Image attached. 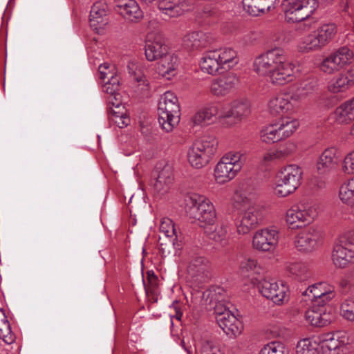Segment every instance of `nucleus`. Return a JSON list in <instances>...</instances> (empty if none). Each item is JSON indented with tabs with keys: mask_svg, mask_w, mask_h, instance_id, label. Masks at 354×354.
Masks as SVG:
<instances>
[{
	"mask_svg": "<svg viewBox=\"0 0 354 354\" xmlns=\"http://www.w3.org/2000/svg\"><path fill=\"white\" fill-rule=\"evenodd\" d=\"M305 317L308 323L317 327L325 326L333 320V315L328 306L313 304L312 307L306 311Z\"/></svg>",
	"mask_w": 354,
	"mask_h": 354,
	"instance_id": "nucleus-23",
	"label": "nucleus"
},
{
	"mask_svg": "<svg viewBox=\"0 0 354 354\" xmlns=\"http://www.w3.org/2000/svg\"><path fill=\"white\" fill-rule=\"evenodd\" d=\"M243 155L238 151L225 153L216 165L214 176L218 184H225L234 179L243 165Z\"/></svg>",
	"mask_w": 354,
	"mask_h": 354,
	"instance_id": "nucleus-4",
	"label": "nucleus"
},
{
	"mask_svg": "<svg viewBox=\"0 0 354 354\" xmlns=\"http://www.w3.org/2000/svg\"><path fill=\"white\" fill-rule=\"evenodd\" d=\"M106 102L109 112L112 111V110H120V107H124L120 93L107 96Z\"/></svg>",
	"mask_w": 354,
	"mask_h": 354,
	"instance_id": "nucleus-56",
	"label": "nucleus"
},
{
	"mask_svg": "<svg viewBox=\"0 0 354 354\" xmlns=\"http://www.w3.org/2000/svg\"><path fill=\"white\" fill-rule=\"evenodd\" d=\"M280 130L281 139H286L293 134L297 129L299 122L297 120L283 118L277 122Z\"/></svg>",
	"mask_w": 354,
	"mask_h": 354,
	"instance_id": "nucleus-46",
	"label": "nucleus"
},
{
	"mask_svg": "<svg viewBox=\"0 0 354 354\" xmlns=\"http://www.w3.org/2000/svg\"><path fill=\"white\" fill-rule=\"evenodd\" d=\"M236 316L231 311H225L223 315L216 317V322L221 328L223 330L224 325L227 326L231 322H236Z\"/></svg>",
	"mask_w": 354,
	"mask_h": 354,
	"instance_id": "nucleus-58",
	"label": "nucleus"
},
{
	"mask_svg": "<svg viewBox=\"0 0 354 354\" xmlns=\"http://www.w3.org/2000/svg\"><path fill=\"white\" fill-rule=\"evenodd\" d=\"M323 47L326 46L337 33V28L333 24H326L319 27L315 31Z\"/></svg>",
	"mask_w": 354,
	"mask_h": 354,
	"instance_id": "nucleus-42",
	"label": "nucleus"
},
{
	"mask_svg": "<svg viewBox=\"0 0 354 354\" xmlns=\"http://www.w3.org/2000/svg\"><path fill=\"white\" fill-rule=\"evenodd\" d=\"M297 354H322L321 342L313 339L300 340L296 349Z\"/></svg>",
	"mask_w": 354,
	"mask_h": 354,
	"instance_id": "nucleus-40",
	"label": "nucleus"
},
{
	"mask_svg": "<svg viewBox=\"0 0 354 354\" xmlns=\"http://www.w3.org/2000/svg\"><path fill=\"white\" fill-rule=\"evenodd\" d=\"M170 308L175 310V315L174 317L176 319L180 320L183 315V312L180 310V303L178 301H174L170 306Z\"/></svg>",
	"mask_w": 354,
	"mask_h": 354,
	"instance_id": "nucleus-61",
	"label": "nucleus"
},
{
	"mask_svg": "<svg viewBox=\"0 0 354 354\" xmlns=\"http://www.w3.org/2000/svg\"><path fill=\"white\" fill-rule=\"evenodd\" d=\"M220 113L219 106L212 104L197 111L192 121L196 125L209 124L219 118Z\"/></svg>",
	"mask_w": 354,
	"mask_h": 354,
	"instance_id": "nucleus-31",
	"label": "nucleus"
},
{
	"mask_svg": "<svg viewBox=\"0 0 354 354\" xmlns=\"http://www.w3.org/2000/svg\"><path fill=\"white\" fill-rule=\"evenodd\" d=\"M297 149L295 143L288 141L283 145H280L276 149L280 160H283L293 153Z\"/></svg>",
	"mask_w": 354,
	"mask_h": 354,
	"instance_id": "nucleus-53",
	"label": "nucleus"
},
{
	"mask_svg": "<svg viewBox=\"0 0 354 354\" xmlns=\"http://www.w3.org/2000/svg\"><path fill=\"white\" fill-rule=\"evenodd\" d=\"M287 269L290 274L295 275L301 280H304L308 277L307 266L303 263H291L288 266Z\"/></svg>",
	"mask_w": 354,
	"mask_h": 354,
	"instance_id": "nucleus-51",
	"label": "nucleus"
},
{
	"mask_svg": "<svg viewBox=\"0 0 354 354\" xmlns=\"http://www.w3.org/2000/svg\"><path fill=\"white\" fill-rule=\"evenodd\" d=\"M90 26L98 31L108 23L106 6L102 3H94L90 11Z\"/></svg>",
	"mask_w": 354,
	"mask_h": 354,
	"instance_id": "nucleus-28",
	"label": "nucleus"
},
{
	"mask_svg": "<svg viewBox=\"0 0 354 354\" xmlns=\"http://www.w3.org/2000/svg\"><path fill=\"white\" fill-rule=\"evenodd\" d=\"M349 342V336L346 331L328 334L321 342L322 354H346Z\"/></svg>",
	"mask_w": 354,
	"mask_h": 354,
	"instance_id": "nucleus-14",
	"label": "nucleus"
},
{
	"mask_svg": "<svg viewBox=\"0 0 354 354\" xmlns=\"http://www.w3.org/2000/svg\"><path fill=\"white\" fill-rule=\"evenodd\" d=\"M339 314L346 320L354 322V299L348 298L342 301Z\"/></svg>",
	"mask_w": 354,
	"mask_h": 354,
	"instance_id": "nucleus-50",
	"label": "nucleus"
},
{
	"mask_svg": "<svg viewBox=\"0 0 354 354\" xmlns=\"http://www.w3.org/2000/svg\"><path fill=\"white\" fill-rule=\"evenodd\" d=\"M242 273L250 276L252 274H259L262 272V268L254 258H245L240 264Z\"/></svg>",
	"mask_w": 354,
	"mask_h": 354,
	"instance_id": "nucleus-48",
	"label": "nucleus"
},
{
	"mask_svg": "<svg viewBox=\"0 0 354 354\" xmlns=\"http://www.w3.org/2000/svg\"><path fill=\"white\" fill-rule=\"evenodd\" d=\"M349 207L350 214L354 217V201L347 205Z\"/></svg>",
	"mask_w": 354,
	"mask_h": 354,
	"instance_id": "nucleus-64",
	"label": "nucleus"
},
{
	"mask_svg": "<svg viewBox=\"0 0 354 354\" xmlns=\"http://www.w3.org/2000/svg\"><path fill=\"white\" fill-rule=\"evenodd\" d=\"M293 68L281 48L267 50L257 57L254 62V69L259 75L268 77L272 84L279 85L293 80Z\"/></svg>",
	"mask_w": 354,
	"mask_h": 354,
	"instance_id": "nucleus-1",
	"label": "nucleus"
},
{
	"mask_svg": "<svg viewBox=\"0 0 354 354\" xmlns=\"http://www.w3.org/2000/svg\"><path fill=\"white\" fill-rule=\"evenodd\" d=\"M220 348V345L216 341L207 340L203 342L200 354H211L214 353V349H219Z\"/></svg>",
	"mask_w": 354,
	"mask_h": 354,
	"instance_id": "nucleus-59",
	"label": "nucleus"
},
{
	"mask_svg": "<svg viewBox=\"0 0 354 354\" xmlns=\"http://www.w3.org/2000/svg\"><path fill=\"white\" fill-rule=\"evenodd\" d=\"M260 138L263 142L268 144L282 140L277 122L263 127L260 131Z\"/></svg>",
	"mask_w": 354,
	"mask_h": 354,
	"instance_id": "nucleus-41",
	"label": "nucleus"
},
{
	"mask_svg": "<svg viewBox=\"0 0 354 354\" xmlns=\"http://www.w3.org/2000/svg\"><path fill=\"white\" fill-rule=\"evenodd\" d=\"M185 210L187 215L198 221L201 227L214 225L216 213L213 203L206 196L191 194L185 199Z\"/></svg>",
	"mask_w": 354,
	"mask_h": 354,
	"instance_id": "nucleus-2",
	"label": "nucleus"
},
{
	"mask_svg": "<svg viewBox=\"0 0 354 354\" xmlns=\"http://www.w3.org/2000/svg\"><path fill=\"white\" fill-rule=\"evenodd\" d=\"M147 5L154 1L158 2V9L169 17H178L185 12L192 10L195 6V0H141Z\"/></svg>",
	"mask_w": 354,
	"mask_h": 354,
	"instance_id": "nucleus-13",
	"label": "nucleus"
},
{
	"mask_svg": "<svg viewBox=\"0 0 354 354\" xmlns=\"http://www.w3.org/2000/svg\"><path fill=\"white\" fill-rule=\"evenodd\" d=\"M302 174L301 167L296 165L282 168L277 176L274 194L279 197H286L295 192L301 184Z\"/></svg>",
	"mask_w": 354,
	"mask_h": 354,
	"instance_id": "nucleus-7",
	"label": "nucleus"
},
{
	"mask_svg": "<svg viewBox=\"0 0 354 354\" xmlns=\"http://www.w3.org/2000/svg\"><path fill=\"white\" fill-rule=\"evenodd\" d=\"M331 259L336 268H344L354 262V251L337 243L333 247Z\"/></svg>",
	"mask_w": 354,
	"mask_h": 354,
	"instance_id": "nucleus-26",
	"label": "nucleus"
},
{
	"mask_svg": "<svg viewBox=\"0 0 354 354\" xmlns=\"http://www.w3.org/2000/svg\"><path fill=\"white\" fill-rule=\"evenodd\" d=\"M158 60L156 66L158 74L170 79L171 77L175 75V71L178 66L177 57L169 53Z\"/></svg>",
	"mask_w": 354,
	"mask_h": 354,
	"instance_id": "nucleus-34",
	"label": "nucleus"
},
{
	"mask_svg": "<svg viewBox=\"0 0 354 354\" xmlns=\"http://www.w3.org/2000/svg\"><path fill=\"white\" fill-rule=\"evenodd\" d=\"M154 179L152 185L156 192L160 194L167 192L174 181V171L172 166L165 164L162 168L156 167L153 174Z\"/></svg>",
	"mask_w": 354,
	"mask_h": 354,
	"instance_id": "nucleus-24",
	"label": "nucleus"
},
{
	"mask_svg": "<svg viewBox=\"0 0 354 354\" xmlns=\"http://www.w3.org/2000/svg\"><path fill=\"white\" fill-rule=\"evenodd\" d=\"M109 113L110 120L119 128H124L130 122V119L127 115L125 107H120V110H112V111Z\"/></svg>",
	"mask_w": 354,
	"mask_h": 354,
	"instance_id": "nucleus-49",
	"label": "nucleus"
},
{
	"mask_svg": "<svg viewBox=\"0 0 354 354\" xmlns=\"http://www.w3.org/2000/svg\"><path fill=\"white\" fill-rule=\"evenodd\" d=\"M258 288L261 294L277 305H281L288 300L289 289L283 282L267 279L259 281Z\"/></svg>",
	"mask_w": 354,
	"mask_h": 354,
	"instance_id": "nucleus-11",
	"label": "nucleus"
},
{
	"mask_svg": "<svg viewBox=\"0 0 354 354\" xmlns=\"http://www.w3.org/2000/svg\"><path fill=\"white\" fill-rule=\"evenodd\" d=\"M345 76L351 86L354 85V66L351 67L346 73Z\"/></svg>",
	"mask_w": 354,
	"mask_h": 354,
	"instance_id": "nucleus-63",
	"label": "nucleus"
},
{
	"mask_svg": "<svg viewBox=\"0 0 354 354\" xmlns=\"http://www.w3.org/2000/svg\"><path fill=\"white\" fill-rule=\"evenodd\" d=\"M223 70L230 68L239 62L236 52L231 48L215 49Z\"/></svg>",
	"mask_w": 354,
	"mask_h": 354,
	"instance_id": "nucleus-37",
	"label": "nucleus"
},
{
	"mask_svg": "<svg viewBox=\"0 0 354 354\" xmlns=\"http://www.w3.org/2000/svg\"><path fill=\"white\" fill-rule=\"evenodd\" d=\"M338 243L354 251V228L345 231L339 236Z\"/></svg>",
	"mask_w": 354,
	"mask_h": 354,
	"instance_id": "nucleus-54",
	"label": "nucleus"
},
{
	"mask_svg": "<svg viewBox=\"0 0 354 354\" xmlns=\"http://www.w3.org/2000/svg\"><path fill=\"white\" fill-rule=\"evenodd\" d=\"M0 338L8 344L13 343L15 335L11 330V327L4 311L0 309Z\"/></svg>",
	"mask_w": 354,
	"mask_h": 354,
	"instance_id": "nucleus-44",
	"label": "nucleus"
},
{
	"mask_svg": "<svg viewBox=\"0 0 354 354\" xmlns=\"http://www.w3.org/2000/svg\"><path fill=\"white\" fill-rule=\"evenodd\" d=\"M317 6V0H285L283 10L288 22L297 23L307 20L304 25L309 29L311 22L308 21V18Z\"/></svg>",
	"mask_w": 354,
	"mask_h": 354,
	"instance_id": "nucleus-6",
	"label": "nucleus"
},
{
	"mask_svg": "<svg viewBox=\"0 0 354 354\" xmlns=\"http://www.w3.org/2000/svg\"><path fill=\"white\" fill-rule=\"evenodd\" d=\"M317 86V80L315 77L308 78L301 81L295 91L292 98L301 100L313 93Z\"/></svg>",
	"mask_w": 354,
	"mask_h": 354,
	"instance_id": "nucleus-38",
	"label": "nucleus"
},
{
	"mask_svg": "<svg viewBox=\"0 0 354 354\" xmlns=\"http://www.w3.org/2000/svg\"><path fill=\"white\" fill-rule=\"evenodd\" d=\"M243 324L241 322L236 318V322H231L226 326L224 325L223 330L227 335L237 336L240 335L243 330Z\"/></svg>",
	"mask_w": 354,
	"mask_h": 354,
	"instance_id": "nucleus-55",
	"label": "nucleus"
},
{
	"mask_svg": "<svg viewBox=\"0 0 354 354\" xmlns=\"http://www.w3.org/2000/svg\"><path fill=\"white\" fill-rule=\"evenodd\" d=\"M210 263L204 257L193 258L187 267L189 277L196 283H201L206 281L210 276Z\"/></svg>",
	"mask_w": 354,
	"mask_h": 354,
	"instance_id": "nucleus-21",
	"label": "nucleus"
},
{
	"mask_svg": "<svg viewBox=\"0 0 354 354\" xmlns=\"http://www.w3.org/2000/svg\"><path fill=\"white\" fill-rule=\"evenodd\" d=\"M322 241L321 232L313 227H309L295 236L294 243L299 251L308 253L316 250Z\"/></svg>",
	"mask_w": 354,
	"mask_h": 354,
	"instance_id": "nucleus-17",
	"label": "nucleus"
},
{
	"mask_svg": "<svg viewBox=\"0 0 354 354\" xmlns=\"http://www.w3.org/2000/svg\"><path fill=\"white\" fill-rule=\"evenodd\" d=\"M339 200L345 205L354 201V177L344 181L339 189Z\"/></svg>",
	"mask_w": 354,
	"mask_h": 354,
	"instance_id": "nucleus-45",
	"label": "nucleus"
},
{
	"mask_svg": "<svg viewBox=\"0 0 354 354\" xmlns=\"http://www.w3.org/2000/svg\"><path fill=\"white\" fill-rule=\"evenodd\" d=\"M338 165L337 149L334 147L326 149L319 156L315 164V172L320 178H327Z\"/></svg>",
	"mask_w": 354,
	"mask_h": 354,
	"instance_id": "nucleus-19",
	"label": "nucleus"
},
{
	"mask_svg": "<svg viewBox=\"0 0 354 354\" xmlns=\"http://www.w3.org/2000/svg\"><path fill=\"white\" fill-rule=\"evenodd\" d=\"M204 228L205 233L210 239L223 244L226 243L227 230L224 224H218L216 226H213V225H207Z\"/></svg>",
	"mask_w": 354,
	"mask_h": 354,
	"instance_id": "nucleus-39",
	"label": "nucleus"
},
{
	"mask_svg": "<svg viewBox=\"0 0 354 354\" xmlns=\"http://www.w3.org/2000/svg\"><path fill=\"white\" fill-rule=\"evenodd\" d=\"M253 198V195L250 196V198L246 195V193L236 192L234 196V199L236 202H243L245 203L249 201V200H252Z\"/></svg>",
	"mask_w": 354,
	"mask_h": 354,
	"instance_id": "nucleus-62",
	"label": "nucleus"
},
{
	"mask_svg": "<svg viewBox=\"0 0 354 354\" xmlns=\"http://www.w3.org/2000/svg\"><path fill=\"white\" fill-rule=\"evenodd\" d=\"M203 297L205 299L207 304L213 306L216 317L218 315H223L225 311H230L226 306L227 299L225 290L223 288L219 286L212 287L203 292Z\"/></svg>",
	"mask_w": 354,
	"mask_h": 354,
	"instance_id": "nucleus-20",
	"label": "nucleus"
},
{
	"mask_svg": "<svg viewBox=\"0 0 354 354\" xmlns=\"http://www.w3.org/2000/svg\"><path fill=\"white\" fill-rule=\"evenodd\" d=\"M145 50L146 59L149 62L158 60L169 53L164 37L159 32H148Z\"/></svg>",
	"mask_w": 354,
	"mask_h": 354,
	"instance_id": "nucleus-16",
	"label": "nucleus"
},
{
	"mask_svg": "<svg viewBox=\"0 0 354 354\" xmlns=\"http://www.w3.org/2000/svg\"><path fill=\"white\" fill-rule=\"evenodd\" d=\"M263 218L261 209L257 205H249L243 212L237 224V232L240 234H248Z\"/></svg>",
	"mask_w": 354,
	"mask_h": 354,
	"instance_id": "nucleus-22",
	"label": "nucleus"
},
{
	"mask_svg": "<svg viewBox=\"0 0 354 354\" xmlns=\"http://www.w3.org/2000/svg\"><path fill=\"white\" fill-rule=\"evenodd\" d=\"M239 82V77L234 73H227L211 82L209 92L216 97H224L235 89Z\"/></svg>",
	"mask_w": 354,
	"mask_h": 354,
	"instance_id": "nucleus-18",
	"label": "nucleus"
},
{
	"mask_svg": "<svg viewBox=\"0 0 354 354\" xmlns=\"http://www.w3.org/2000/svg\"><path fill=\"white\" fill-rule=\"evenodd\" d=\"M342 170L348 174H354V150L344 158L342 162Z\"/></svg>",
	"mask_w": 354,
	"mask_h": 354,
	"instance_id": "nucleus-57",
	"label": "nucleus"
},
{
	"mask_svg": "<svg viewBox=\"0 0 354 354\" xmlns=\"http://www.w3.org/2000/svg\"><path fill=\"white\" fill-rule=\"evenodd\" d=\"M123 17L131 22H138L143 17V12L134 0H125L118 5Z\"/></svg>",
	"mask_w": 354,
	"mask_h": 354,
	"instance_id": "nucleus-29",
	"label": "nucleus"
},
{
	"mask_svg": "<svg viewBox=\"0 0 354 354\" xmlns=\"http://www.w3.org/2000/svg\"><path fill=\"white\" fill-rule=\"evenodd\" d=\"M159 230L163 235L158 239L159 250L163 255L169 254L172 249L179 247L178 236L180 232L174 221L167 217L161 218Z\"/></svg>",
	"mask_w": 354,
	"mask_h": 354,
	"instance_id": "nucleus-10",
	"label": "nucleus"
},
{
	"mask_svg": "<svg viewBox=\"0 0 354 354\" xmlns=\"http://www.w3.org/2000/svg\"><path fill=\"white\" fill-rule=\"evenodd\" d=\"M317 214L316 207L299 203L287 210L286 222L292 228H299L312 223Z\"/></svg>",
	"mask_w": 354,
	"mask_h": 354,
	"instance_id": "nucleus-9",
	"label": "nucleus"
},
{
	"mask_svg": "<svg viewBox=\"0 0 354 354\" xmlns=\"http://www.w3.org/2000/svg\"><path fill=\"white\" fill-rule=\"evenodd\" d=\"M269 112L273 115L289 113L293 110L290 100L284 95H278L272 97L268 104Z\"/></svg>",
	"mask_w": 354,
	"mask_h": 354,
	"instance_id": "nucleus-32",
	"label": "nucleus"
},
{
	"mask_svg": "<svg viewBox=\"0 0 354 354\" xmlns=\"http://www.w3.org/2000/svg\"><path fill=\"white\" fill-rule=\"evenodd\" d=\"M279 240V230L272 227L257 231L252 238L253 248L261 252H271L275 250Z\"/></svg>",
	"mask_w": 354,
	"mask_h": 354,
	"instance_id": "nucleus-15",
	"label": "nucleus"
},
{
	"mask_svg": "<svg viewBox=\"0 0 354 354\" xmlns=\"http://www.w3.org/2000/svg\"><path fill=\"white\" fill-rule=\"evenodd\" d=\"M303 295L308 297L313 304L326 306L335 297V288L326 281H322L309 286Z\"/></svg>",
	"mask_w": 354,
	"mask_h": 354,
	"instance_id": "nucleus-12",
	"label": "nucleus"
},
{
	"mask_svg": "<svg viewBox=\"0 0 354 354\" xmlns=\"http://www.w3.org/2000/svg\"><path fill=\"white\" fill-rule=\"evenodd\" d=\"M250 112V103L248 100H236L231 103L229 108L221 111L219 118H234L240 120Z\"/></svg>",
	"mask_w": 354,
	"mask_h": 354,
	"instance_id": "nucleus-27",
	"label": "nucleus"
},
{
	"mask_svg": "<svg viewBox=\"0 0 354 354\" xmlns=\"http://www.w3.org/2000/svg\"><path fill=\"white\" fill-rule=\"evenodd\" d=\"M335 118L339 124H348L354 120V97L336 109Z\"/></svg>",
	"mask_w": 354,
	"mask_h": 354,
	"instance_id": "nucleus-36",
	"label": "nucleus"
},
{
	"mask_svg": "<svg viewBox=\"0 0 354 354\" xmlns=\"http://www.w3.org/2000/svg\"><path fill=\"white\" fill-rule=\"evenodd\" d=\"M218 141L212 136H204L196 140L189 148L188 161L195 168L205 166L216 152Z\"/></svg>",
	"mask_w": 354,
	"mask_h": 354,
	"instance_id": "nucleus-5",
	"label": "nucleus"
},
{
	"mask_svg": "<svg viewBox=\"0 0 354 354\" xmlns=\"http://www.w3.org/2000/svg\"><path fill=\"white\" fill-rule=\"evenodd\" d=\"M351 87L347 77L342 74L331 80L328 86V91L333 93L344 92Z\"/></svg>",
	"mask_w": 354,
	"mask_h": 354,
	"instance_id": "nucleus-47",
	"label": "nucleus"
},
{
	"mask_svg": "<svg viewBox=\"0 0 354 354\" xmlns=\"http://www.w3.org/2000/svg\"><path fill=\"white\" fill-rule=\"evenodd\" d=\"M158 122L166 132H171L180 120V108L178 97L171 91L160 97L158 108Z\"/></svg>",
	"mask_w": 354,
	"mask_h": 354,
	"instance_id": "nucleus-3",
	"label": "nucleus"
},
{
	"mask_svg": "<svg viewBox=\"0 0 354 354\" xmlns=\"http://www.w3.org/2000/svg\"><path fill=\"white\" fill-rule=\"evenodd\" d=\"M353 51L347 46H342L325 57L319 64V69L324 73L331 75L353 63Z\"/></svg>",
	"mask_w": 354,
	"mask_h": 354,
	"instance_id": "nucleus-8",
	"label": "nucleus"
},
{
	"mask_svg": "<svg viewBox=\"0 0 354 354\" xmlns=\"http://www.w3.org/2000/svg\"><path fill=\"white\" fill-rule=\"evenodd\" d=\"M298 48L301 52H309L320 50L323 48L315 31L304 37L298 44Z\"/></svg>",
	"mask_w": 354,
	"mask_h": 354,
	"instance_id": "nucleus-43",
	"label": "nucleus"
},
{
	"mask_svg": "<svg viewBox=\"0 0 354 354\" xmlns=\"http://www.w3.org/2000/svg\"><path fill=\"white\" fill-rule=\"evenodd\" d=\"M259 354H286V349L283 344L272 342L265 345Z\"/></svg>",
	"mask_w": 354,
	"mask_h": 354,
	"instance_id": "nucleus-52",
	"label": "nucleus"
},
{
	"mask_svg": "<svg viewBox=\"0 0 354 354\" xmlns=\"http://www.w3.org/2000/svg\"><path fill=\"white\" fill-rule=\"evenodd\" d=\"M111 68L113 70L114 67L108 63L101 64L99 66V72L100 79L108 81L103 85V91L106 93L107 96L112 95L119 93L120 88V77L115 75Z\"/></svg>",
	"mask_w": 354,
	"mask_h": 354,
	"instance_id": "nucleus-25",
	"label": "nucleus"
},
{
	"mask_svg": "<svg viewBox=\"0 0 354 354\" xmlns=\"http://www.w3.org/2000/svg\"><path fill=\"white\" fill-rule=\"evenodd\" d=\"M200 66L202 71L212 75H215L223 71L215 50H208L203 53L201 59Z\"/></svg>",
	"mask_w": 354,
	"mask_h": 354,
	"instance_id": "nucleus-30",
	"label": "nucleus"
},
{
	"mask_svg": "<svg viewBox=\"0 0 354 354\" xmlns=\"http://www.w3.org/2000/svg\"><path fill=\"white\" fill-rule=\"evenodd\" d=\"M277 1V0H243V6L248 14L258 16L274 8Z\"/></svg>",
	"mask_w": 354,
	"mask_h": 354,
	"instance_id": "nucleus-33",
	"label": "nucleus"
},
{
	"mask_svg": "<svg viewBox=\"0 0 354 354\" xmlns=\"http://www.w3.org/2000/svg\"><path fill=\"white\" fill-rule=\"evenodd\" d=\"M263 160L265 162H270L276 160H280L277 150L268 151L263 156Z\"/></svg>",
	"mask_w": 354,
	"mask_h": 354,
	"instance_id": "nucleus-60",
	"label": "nucleus"
},
{
	"mask_svg": "<svg viewBox=\"0 0 354 354\" xmlns=\"http://www.w3.org/2000/svg\"><path fill=\"white\" fill-rule=\"evenodd\" d=\"M185 46L192 50H201L211 43L209 36L203 32H193L185 36Z\"/></svg>",
	"mask_w": 354,
	"mask_h": 354,
	"instance_id": "nucleus-35",
	"label": "nucleus"
}]
</instances>
